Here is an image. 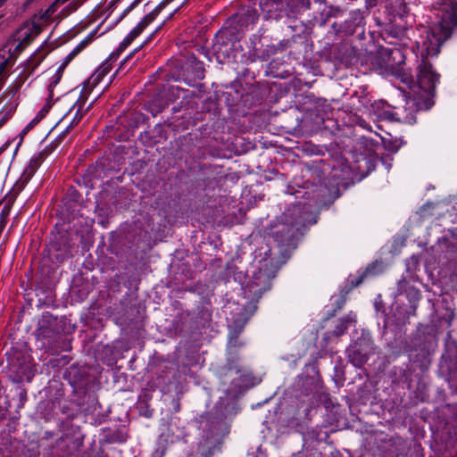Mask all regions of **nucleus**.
<instances>
[{
	"instance_id": "f257e3e1",
	"label": "nucleus",
	"mask_w": 457,
	"mask_h": 457,
	"mask_svg": "<svg viewBox=\"0 0 457 457\" xmlns=\"http://www.w3.org/2000/svg\"><path fill=\"white\" fill-rule=\"evenodd\" d=\"M292 0H260L259 12L262 16V24L257 34L263 48L258 58L267 61L278 51H283L291 46V43L299 35H293L291 38H285L287 33L294 31L293 26L288 23L290 15L288 8Z\"/></svg>"
},
{
	"instance_id": "f03ea898",
	"label": "nucleus",
	"mask_w": 457,
	"mask_h": 457,
	"mask_svg": "<svg viewBox=\"0 0 457 457\" xmlns=\"http://www.w3.org/2000/svg\"><path fill=\"white\" fill-rule=\"evenodd\" d=\"M441 17V14L439 15ZM441 23V18L439 21L429 28L427 31L426 38L422 43L421 50V61L418 66L417 72V84L419 91L413 96L412 98H409L416 107H419L420 112L429 111L435 104L436 96V87L439 83L440 74L437 73L432 64L428 62V58L436 56L440 53L441 46L451 37L452 35L446 38H439L438 46H433L430 43H434L432 40V35L434 34V29ZM453 34V32L451 33Z\"/></svg>"
},
{
	"instance_id": "7ed1b4c3",
	"label": "nucleus",
	"mask_w": 457,
	"mask_h": 457,
	"mask_svg": "<svg viewBox=\"0 0 457 457\" xmlns=\"http://www.w3.org/2000/svg\"><path fill=\"white\" fill-rule=\"evenodd\" d=\"M72 388L73 402L60 403V410L67 420H74L79 412L86 415L94 413L99 406L95 393L94 378L85 367L71 365L62 375Z\"/></svg>"
},
{
	"instance_id": "20e7f679",
	"label": "nucleus",
	"mask_w": 457,
	"mask_h": 457,
	"mask_svg": "<svg viewBox=\"0 0 457 457\" xmlns=\"http://www.w3.org/2000/svg\"><path fill=\"white\" fill-rule=\"evenodd\" d=\"M376 116L384 120L413 125L417 123V115L420 112L410 99L405 101L402 107H395L385 101H376L371 104Z\"/></svg>"
},
{
	"instance_id": "39448f33",
	"label": "nucleus",
	"mask_w": 457,
	"mask_h": 457,
	"mask_svg": "<svg viewBox=\"0 0 457 457\" xmlns=\"http://www.w3.org/2000/svg\"><path fill=\"white\" fill-rule=\"evenodd\" d=\"M308 227L298 219L285 218L271 228L270 235L278 246L285 250L295 249L300 238L305 234Z\"/></svg>"
},
{
	"instance_id": "423d86ee",
	"label": "nucleus",
	"mask_w": 457,
	"mask_h": 457,
	"mask_svg": "<svg viewBox=\"0 0 457 457\" xmlns=\"http://www.w3.org/2000/svg\"><path fill=\"white\" fill-rule=\"evenodd\" d=\"M7 367L12 380L17 383H29L35 376V369L29 355L22 349L12 347L5 353Z\"/></svg>"
},
{
	"instance_id": "0eeeda50",
	"label": "nucleus",
	"mask_w": 457,
	"mask_h": 457,
	"mask_svg": "<svg viewBox=\"0 0 457 457\" xmlns=\"http://www.w3.org/2000/svg\"><path fill=\"white\" fill-rule=\"evenodd\" d=\"M300 9L306 12L307 21L312 25L324 26L330 18L338 17L343 11L338 6H327L325 0H301Z\"/></svg>"
},
{
	"instance_id": "6e6552de",
	"label": "nucleus",
	"mask_w": 457,
	"mask_h": 457,
	"mask_svg": "<svg viewBox=\"0 0 457 457\" xmlns=\"http://www.w3.org/2000/svg\"><path fill=\"white\" fill-rule=\"evenodd\" d=\"M242 39L240 33L229 24L221 28L214 36L212 50L220 63L229 59L235 44Z\"/></svg>"
},
{
	"instance_id": "1a4fd4ad",
	"label": "nucleus",
	"mask_w": 457,
	"mask_h": 457,
	"mask_svg": "<svg viewBox=\"0 0 457 457\" xmlns=\"http://www.w3.org/2000/svg\"><path fill=\"white\" fill-rule=\"evenodd\" d=\"M437 4L440 5L441 23L434 29V43H431L436 47L438 46V39L435 37L446 38L457 28V0H439Z\"/></svg>"
},
{
	"instance_id": "9d476101",
	"label": "nucleus",
	"mask_w": 457,
	"mask_h": 457,
	"mask_svg": "<svg viewBox=\"0 0 457 457\" xmlns=\"http://www.w3.org/2000/svg\"><path fill=\"white\" fill-rule=\"evenodd\" d=\"M259 19L260 12L255 4H243L228 19L227 24H229L237 30L243 37L247 30L253 29L255 27Z\"/></svg>"
},
{
	"instance_id": "9b49d317",
	"label": "nucleus",
	"mask_w": 457,
	"mask_h": 457,
	"mask_svg": "<svg viewBox=\"0 0 457 457\" xmlns=\"http://www.w3.org/2000/svg\"><path fill=\"white\" fill-rule=\"evenodd\" d=\"M346 351L349 361L353 366L361 368L367 362L370 355L375 353V345L371 335L363 332Z\"/></svg>"
},
{
	"instance_id": "f8f14e48",
	"label": "nucleus",
	"mask_w": 457,
	"mask_h": 457,
	"mask_svg": "<svg viewBox=\"0 0 457 457\" xmlns=\"http://www.w3.org/2000/svg\"><path fill=\"white\" fill-rule=\"evenodd\" d=\"M275 277L276 271L270 269L267 264L263 265L253 273L252 279L246 285L245 293L253 301L258 302L263 293L271 288Z\"/></svg>"
},
{
	"instance_id": "ddd939ff",
	"label": "nucleus",
	"mask_w": 457,
	"mask_h": 457,
	"mask_svg": "<svg viewBox=\"0 0 457 457\" xmlns=\"http://www.w3.org/2000/svg\"><path fill=\"white\" fill-rule=\"evenodd\" d=\"M71 252V245L67 232L52 233V237L45 253L51 262L54 264L62 263Z\"/></svg>"
},
{
	"instance_id": "4468645a",
	"label": "nucleus",
	"mask_w": 457,
	"mask_h": 457,
	"mask_svg": "<svg viewBox=\"0 0 457 457\" xmlns=\"http://www.w3.org/2000/svg\"><path fill=\"white\" fill-rule=\"evenodd\" d=\"M368 7L365 10H353L350 12L349 18L341 25L340 29L345 36L354 37L358 40L364 39L365 34V14L368 13Z\"/></svg>"
},
{
	"instance_id": "2eb2a0df",
	"label": "nucleus",
	"mask_w": 457,
	"mask_h": 457,
	"mask_svg": "<svg viewBox=\"0 0 457 457\" xmlns=\"http://www.w3.org/2000/svg\"><path fill=\"white\" fill-rule=\"evenodd\" d=\"M234 372L239 378L246 377L250 374L248 369L242 363V357L236 349L227 350L226 362L220 370V376L226 379L230 373Z\"/></svg>"
},
{
	"instance_id": "dca6fc26",
	"label": "nucleus",
	"mask_w": 457,
	"mask_h": 457,
	"mask_svg": "<svg viewBox=\"0 0 457 457\" xmlns=\"http://www.w3.org/2000/svg\"><path fill=\"white\" fill-rule=\"evenodd\" d=\"M240 87L241 84L238 81H233L230 84V89L233 90L234 93L227 92L224 94L225 102L231 110L237 111L239 107H250L255 104V102L253 101V97L251 94H244L240 90Z\"/></svg>"
},
{
	"instance_id": "f3484780",
	"label": "nucleus",
	"mask_w": 457,
	"mask_h": 457,
	"mask_svg": "<svg viewBox=\"0 0 457 457\" xmlns=\"http://www.w3.org/2000/svg\"><path fill=\"white\" fill-rule=\"evenodd\" d=\"M173 1L174 0H162L155 8L144 16L137 26L130 31L129 38H128L126 42L130 38H137L145 30V29L157 18L162 11Z\"/></svg>"
},
{
	"instance_id": "a211bd4d",
	"label": "nucleus",
	"mask_w": 457,
	"mask_h": 457,
	"mask_svg": "<svg viewBox=\"0 0 457 457\" xmlns=\"http://www.w3.org/2000/svg\"><path fill=\"white\" fill-rule=\"evenodd\" d=\"M87 102V97L84 98L79 96L78 100L73 104V105L69 109V111L62 116V118L59 120L57 124L66 120L73 112L74 114L72 119L70 120L69 124L65 127L64 129H67L70 134L73 128H75L79 121L82 120L86 112L91 107L92 103L88 105V107L84 111V106Z\"/></svg>"
},
{
	"instance_id": "6ab92c4d",
	"label": "nucleus",
	"mask_w": 457,
	"mask_h": 457,
	"mask_svg": "<svg viewBox=\"0 0 457 457\" xmlns=\"http://www.w3.org/2000/svg\"><path fill=\"white\" fill-rule=\"evenodd\" d=\"M224 175L221 169L218 166H205L203 169V177L199 179L198 185L203 187L204 190L214 189L219 186Z\"/></svg>"
},
{
	"instance_id": "aec40b11",
	"label": "nucleus",
	"mask_w": 457,
	"mask_h": 457,
	"mask_svg": "<svg viewBox=\"0 0 457 457\" xmlns=\"http://www.w3.org/2000/svg\"><path fill=\"white\" fill-rule=\"evenodd\" d=\"M357 51L356 47L347 42H344L337 47L335 56L342 64L351 66L358 62Z\"/></svg>"
},
{
	"instance_id": "412c9836",
	"label": "nucleus",
	"mask_w": 457,
	"mask_h": 457,
	"mask_svg": "<svg viewBox=\"0 0 457 457\" xmlns=\"http://www.w3.org/2000/svg\"><path fill=\"white\" fill-rule=\"evenodd\" d=\"M35 295L37 297V307L54 306L55 293L51 286L45 285L43 283L37 284L35 287Z\"/></svg>"
},
{
	"instance_id": "4be33fe9",
	"label": "nucleus",
	"mask_w": 457,
	"mask_h": 457,
	"mask_svg": "<svg viewBox=\"0 0 457 457\" xmlns=\"http://www.w3.org/2000/svg\"><path fill=\"white\" fill-rule=\"evenodd\" d=\"M266 73L273 78L287 79L292 74V71L289 64L279 58H276L268 63Z\"/></svg>"
},
{
	"instance_id": "5701e85b",
	"label": "nucleus",
	"mask_w": 457,
	"mask_h": 457,
	"mask_svg": "<svg viewBox=\"0 0 457 457\" xmlns=\"http://www.w3.org/2000/svg\"><path fill=\"white\" fill-rule=\"evenodd\" d=\"M130 32L123 38V40L120 43L119 46L115 51L110 54L108 58L100 65L98 70L107 75L112 70V62H115L119 56L125 51V49L136 39L130 38L129 41L126 40L129 38Z\"/></svg>"
},
{
	"instance_id": "b1692460",
	"label": "nucleus",
	"mask_w": 457,
	"mask_h": 457,
	"mask_svg": "<svg viewBox=\"0 0 457 457\" xmlns=\"http://www.w3.org/2000/svg\"><path fill=\"white\" fill-rule=\"evenodd\" d=\"M382 272V262L375 261L368 264L364 270L356 277L350 280L351 288L360 286L366 278L369 276H377Z\"/></svg>"
},
{
	"instance_id": "393cba45",
	"label": "nucleus",
	"mask_w": 457,
	"mask_h": 457,
	"mask_svg": "<svg viewBox=\"0 0 457 457\" xmlns=\"http://www.w3.org/2000/svg\"><path fill=\"white\" fill-rule=\"evenodd\" d=\"M151 395L148 396L146 391L141 393L137 402V408L139 411L140 416L150 419L153 417L154 413V410L150 407L149 401L151 400Z\"/></svg>"
},
{
	"instance_id": "a878e982",
	"label": "nucleus",
	"mask_w": 457,
	"mask_h": 457,
	"mask_svg": "<svg viewBox=\"0 0 457 457\" xmlns=\"http://www.w3.org/2000/svg\"><path fill=\"white\" fill-rule=\"evenodd\" d=\"M37 169L34 164L29 163L26 169L23 170L20 179L17 181L15 187L19 192H21L27 184L30 181L32 177L35 175Z\"/></svg>"
},
{
	"instance_id": "bb28decb",
	"label": "nucleus",
	"mask_w": 457,
	"mask_h": 457,
	"mask_svg": "<svg viewBox=\"0 0 457 457\" xmlns=\"http://www.w3.org/2000/svg\"><path fill=\"white\" fill-rule=\"evenodd\" d=\"M103 440L107 444H123L126 442V436L119 429L107 428L104 430Z\"/></svg>"
},
{
	"instance_id": "cd10ccee",
	"label": "nucleus",
	"mask_w": 457,
	"mask_h": 457,
	"mask_svg": "<svg viewBox=\"0 0 457 457\" xmlns=\"http://www.w3.org/2000/svg\"><path fill=\"white\" fill-rule=\"evenodd\" d=\"M46 54L47 53L45 51L44 47H39L28 60L27 69L30 70V72H33L36 68L43 62Z\"/></svg>"
},
{
	"instance_id": "c85d7f7f",
	"label": "nucleus",
	"mask_w": 457,
	"mask_h": 457,
	"mask_svg": "<svg viewBox=\"0 0 457 457\" xmlns=\"http://www.w3.org/2000/svg\"><path fill=\"white\" fill-rule=\"evenodd\" d=\"M170 435L162 433L156 441V446L154 452V457H163L169 446Z\"/></svg>"
},
{
	"instance_id": "c756f323",
	"label": "nucleus",
	"mask_w": 457,
	"mask_h": 457,
	"mask_svg": "<svg viewBox=\"0 0 457 457\" xmlns=\"http://www.w3.org/2000/svg\"><path fill=\"white\" fill-rule=\"evenodd\" d=\"M188 69H190L195 79L201 80L204 78L205 70L204 62L195 57H193L192 60L189 61Z\"/></svg>"
},
{
	"instance_id": "7c9ffc66",
	"label": "nucleus",
	"mask_w": 457,
	"mask_h": 457,
	"mask_svg": "<svg viewBox=\"0 0 457 457\" xmlns=\"http://www.w3.org/2000/svg\"><path fill=\"white\" fill-rule=\"evenodd\" d=\"M353 321H354V320L351 315L340 319L334 328L333 335L336 337L344 335Z\"/></svg>"
},
{
	"instance_id": "2f4dec72",
	"label": "nucleus",
	"mask_w": 457,
	"mask_h": 457,
	"mask_svg": "<svg viewBox=\"0 0 457 457\" xmlns=\"http://www.w3.org/2000/svg\"><path fill=\"white\" fill-rule=\"evenodd\" d=\"M101 80L102 79H100L98 76L94 73L87 80L83 83L79 96L83 98L86 96L87 98V96L90 94L93 88L101 82Z\"/></svg>"
},
{
	"instance_id": "473e14b6",
	"label": "nucleus",
	"mask_w": 457,
	"mask_h": 457,
	"mask_svg": "<svg viewBox=\"0 0 457 457\" xmlns=\"http://www.w3.org/2000/svg\"><path fill=\"white\" fill-rule=\"evenodd\" d=\"M54 320V317L51 313L46 312L42 315V319L38 321L37 330L39 334L46 337L50 333L49 325Z\"/></svg>"
},
{
	"instance_id": "72a5a7b5",
	"label": "nucleus",
	"mask_w": 457,
	"mask_h": 457,
	"mask_svg": "<svg viewBox=\"0 0 457 457\" xmlns=\"http://www.w3.org/2000/svg\"><path fill=\"white\" fill-rule=\"evenodd\" d=\"M69 135L67 129H63L50 144L45 146L44 150L49 155L54 153L57 147L63 142Z\"/></svg>"
},
{
	"instance_id": "f704fd0d",
	"label": "nucleus",
	"mask_w": 457,
	"mask_h": 457,
	"mask_svg": "<svg viewBox=\"0 0 457 457\" xmlns=\"http://www.w3.org/2000/svg\"><path fill=\"white\" fill-rule=\"evenodd\" d=\"M378 154L374 156L370 157H363L361 161L360 162L361 164H360L359 169L364 167L367 169V172L365 174L368 175L371 171H373L376 169V165L378 163Z\"/></svg>"
},
{
	"instance_id": "c9c22d12",
	"label": "nucleus",
	"mask_w": 457,
	"mask_h": 457,
	"mask_svg": "<svg viewBox=\"0 0 457 457\" xmlns=\"http://www.w3.org/2000/svg\"><path fill=\"white\" fill-rule=\"evenodd\" d=\"M16 111V105L12 104H4L0 111V120L4 124L9 120Z\"/></svg>"
},
{
	"instance_id": "e433bc0d",
	"label": "nucleus",
	"mask_w": 457,
	"mask_h": 457,
	"mask_svg": "<svg viewBox=\"0 0 457 457\" xmlns=\"http://www.w3.org/2000/svg\"><path fill=\"white\" fill-rule=\"evenodd\" d=\"M383 54L386 58V62L385 63V67L387 69L389 67H393L394 64L390 62L391 59L395 60L396 57H403L402 52L400 49H385L383 51Z\"/></svg>"
},
{
	"instance_id": "4c0bfd02",
	"label": "nucleus",
	"mask_w": 457,
	"mask_h": 457,
	"mask_svg": "<svg viewBox=\"0 0 457 457\" xmlns=\"http://www.w3.org/2000/svg\"><path fill=\"white\" fill-rule=\"evenodd\" d=\"M66 199L68 202L78 204L82 201L81 194L73 186L70 187L66 193Z\"/></svg>"
},
{
	"instance_id": "58836bf2",
	"label": "nucleus",
	"mask_w": 457,
	"mask_h": 457,
	"mask_svg": "<svg viewBox=\"0 0 457 457\" xmlns=\"http://www.w3.org/2000/svg\"><path fill=\"white\" fill-rule=\"evenodd\" d=\"M47 156H49V154L46 153V151L43 149L39 151L37 154L32 156V158L29 161V163L34 164V166L37 169H38Z\"/></svg>"
},
{
	"instance_id": "ea45409f",
	"label": "nucleus",
	"mask_w": 457,
	"mask_h": 457,
	"mask_svg": "<svg viewBox=\"0 0 457 457\" xmlns=\"http://www.w3.org/2000/svg\"><path fill=\"white\" fill-rule=\"evenodd\" d=\"M242 79L245 85L252 86L255 82L256 74L253 71L246 68L242 71Z\"/></svg>"
},
{
	"instance_id": "a19ab883",
	"label": "nucleus",
	"mask_w": 457,
	"mask_h": 457,
	"mask_svg": "<svg viewBox=\"0 0 457 457\" xmlns=\"http://www.w3.org/2000/svg\"><path fill=\"white\" fill-rule=\"evenodd\" d=\"M96 33H97V29H94L84 39H82L76 46L80 51H82L95 39Z\"/></svg>"
},
{
	"instance_id": "79ce46f5",
	"label": "nucleus",
	"mask_w": 457,
	"mask_h": 457,
	"mask_svg": "<svg viewBox=\"0 0 457 457\" xmlns=\"http://www.w3.org/2000/svg\"><path fill=\"white\" fill-rule=\"evenodd\" d=\"M64 70H60V66L58 67L57 71H55V74L54 75L49 86L48 90L50 92V96H53V88L57 86V84L60 82L62 73Z\"/></svg>"
},
{
	"instance_id": "37998d69",
	"label": "nucleus",
	"mask_w": 457,
	"mask_h": 457,
	"mask_svg": "<svg viewBox=\"0 0 457 457\" xmlns=\"http://www.w3.org/2000/svg\"><path fill=\"white\" fill-rule=\"evenodd\" d=\"M377 161L383 164L386 170H389L392 167L393 158L389 154H382L380 156L378 155Z\"/></svg>"
},
{
	"instance_id": "c03bdc74",
	"label": "nucleus",
	"mask_w": 457,
	"mask_h": 457,
	"mask_svg": "<svg viewBox=\"0 0 457 457\" xmlns=\"http://www.w3.org/2000/svg\"><path fill=\"white\" fill-rule=\"evenodd\" d=\"M38 115L34 118L26 127L21 131L19 137H20V142L18 144V146L21 144L24 137L29 133V131L38 122Z\"/></svg>"
},
{
	"instance_id": "a18cd8bd",
	"label": "nucleus",
	"mask_w": 457,
	"mask_h": 457,
	"mask_svg": "<svg viewBox=\"0 0 457 457\" xmlns=\"http://www.w3.org/2000/svg\"><path fill=\"white\" fill-rule=\"evenodd\" d=\"M244 345L245 344L239 341L237 336L234 337H230L227 350L236 349L238 352V349L242 348Z\"/></svg>"
},
{
	"instance_id": "49530a36",
	"label": "nucleus",
	"mask_w": 457,
	"mask_h": 457,
	"mask_svg": "<svg viewBox=\"0 0 457 457\" xmlns=\"http://www.w3.org/2000/svg\"><path fill=\"white\" fill-rule=\"evenodd\" d=\"M143 0H134L120 14L116 23L122 21L132 10H134Z\"/></svg>"
},
{
	"instance_id": "de8ad7c7",
	"label": "nucleus",
	"mask_w": 457,
	"mask_h": 457,
	"mask_svg": "<svg viewBox=\"0 0 457 457\" xmlns=\"http://www.w3.org/2000/svg\"><path fill=\"white\" fill-rule=\"evenodd\" d=\"M345 303V300L344 298H339L335 303V308L331 312H328L327 318H332L336 315V312L339 310H341Z\"/></svg>"
},
{
	"instance_id": "09e8293b",
	"label": "nucleus",
	"mask_w": 457,
	"mask_h": 457,
	"mask_svg": "<svg viewBox=\"0 0 457 457\" xmlns=\"http://www.w3.org/2000/svg\"><path fill=\"white\" fill-rule=\"evenodd\" d=\"M33 41V36L30 32H26L23 38L21 40L19 45L17 46V48H25L29 45L31 44Z\"/></svg>"
},
{
	"instance_id": "8fccbe9b",
	"label": "nucleus",
	"mask_w": 457,
	"mask_h": 457,
	"mask_svg": "<svg viewBox=\"0 0 457 457\" xmlns=\"http://www.w3.org/2000/svg\"><path fill=\"white\" fill-rule=\"evenodd\" d=\"M212 419H213V416L211 413H206L205 415L200 416V420H199L200 427H202L203 429L205 430L209 422H211L212 424L213 423V421L212 420Z\"/></svg>"
},
{
	"instance_id": "3c124183",
	"label": "nucleus",
	"mask_w": 457,
	"mask_h": 457,
	"mask_svg": "<svg viewBox=\"0 0 457 457\" xmlns=\"http://www.w3.org/2000/svg\"><path fill=\"white\" fill-rule=\"evenodd\" d=\"M384 145H385V149L387 150L391 154L397 153L400 148V145L398 144L397 141H395V142L389 141L388 143H384Z\"/></svg>"
},
{
	"instance_id": "603ef678",
	"label": "nucleus",
	"mask_w": 457,
	"mask_h": 457,
	"mask_svg": "<svg viewBox=\"0 0 457 457\" xmlns=\"http://www.w3.org/2000/svg\"><path fill=\"white\" fill-rule=\"evenodd\" d=\"M294 113L295 114V123L290 124L287 126L288 129H294V130H300L302 129V118L299 117L298 112L296 111H294Z\"/></svg>"
},
{
	"instance_id": "864d4df0",
	"label": "nucleus",
	"mask_w": 457,
	"mask_h": 457,
	"mask_svg": "<svg viewBox=\"0 0 457 457\" xmlns=\"http://www.w3.org/2000/svg\"><path fill=\"white\" fill-rule=\"evenodd\" d=\"M408 290H409V295H411L412 297L416 300H419L420 298V290L416 289L414 287L412 286H409L408 287Z\"/></svg>"
},
{
	"instance_id": "5fc2aeb1",
	"label": "nucleus",
	"mask_w": 457,
	"mask_h": 457,
	"mask_svg": "<svg viewBox=\"0 0 457 457\" xmlns=\"http://www.w3.org/2000/svg\"><path fill=\"white\" fill-rule=\"evenodd\" d=\"M234 280L238 281V283L243 286L245 280V275L242 271L234 273Z\"/></svg>"
},
{
	"instance_id": "6e6d98bb",
	"label": "nucleus",
	"mask_w": 457,
	"mask_h": 457,
	"mask_svg": "<svg viewBox=\"0 0 457 457\" xmlns=\"http://www.w3.org/2000/svg\"><path fill=\"white\" fill-rule=\"evenodd\" d=\"M56 436V433L54 431L51 430H45L42 435V440H51Z\"/></svg>"
},
{
	"instance_id": "4d7b16f0",
	"label": "nucleus",
	"mask_w": 457,
	"mask_h": 457,
	"mask_svg": "<svg viewBox=\"0 0 457 457\" xmlns=\"http://www.w3.org/2000/svg\"><path fill=\"white\" fill-rule=\"evenodd\" d=\"M74 58L69 53L64 58L62 63L60 65V70H64L66 66L73 60Z\"/></svg>"
},
{
	"instance_id": "13d9d810",
	"label": "nucleus",
	"mask_w": 457,
	"mask_h": 457,
	"mask_svg": "<svg viewBox=\"0 0 457 457\" xmlns=\"http://www.w3.org/2000/svg\"><path fill=\"white\" fill-rule=\"evenodd\" d=\"M9 214V208L5 205L1 211L0 213V220H4L6 222V217Z\"/></svg>"
},
{
	"instance_id": "bf43d9fd",
	"label": "nucleus",
	"mask_w": 457,
	"mask_h": 457,
	"mask_svg": "<svg viewBox=\"0 0 457 457\" xmlns=\"http://www.w3.org/2000/svg\"><path fill=\"white\" fill-rule=\"evenodd\" d=\"M173 410L175 412H179L180 411V403L179 400H173Z\"/></svg>"
},
{
	"instance_id": "052dcab7",
	"label": "nucleus",
	"mask_w": 457,
	"mask_h": 457,
	"mask_svg": "<svg viewBox=\"0 0 457 457\" xmlns=\"http://www.w3.org/2000/svg\"><path fill=\"white\" fill-rule=\"evenodd\" d=\"M81 51L77 47L75 46L71 52V55L75 58Z\"/></svg>"
},
{
	"instance_id": "680f3d73",
	"label": "nucleus",
	"mask_w": 457,
	"mask_h": 457,
	"mask_svg": "<svg viewBox=\"0 0 457 457\" xmlns=\"http://www.w3.org/2000/svg\"><path fill=\"white\" fill-rule=\"evenodd\" d=\"M95 74L98 76L100 79H103L106 75L100 71L98 69L95 71Z\"/></svg>"
},
{
	"instance_id": "e2e57ef3",
	"label": "nucleus",
	"mask_w": 457,
	"mask_h": 457,
	"mask_svg": "<svg viewBox=\"0 0 457 457\" xmlns=\"http://www.w3.org/2000/svg\"><path fill=\"white\" fill-rule=\"evenodd\" d=\"M132 56L130 54L126 56V58L121 62V65H123L128 60H129Z\"/></svg>"
},
{
	"instance_id": "0e129e2a",
	"label": "nucleus",
	"mask_w": 457,
	"mask_h": 457,
	"mask_svg": "<svg viewBox=\"0 0 457 457\" xmlns=\"http://www.w3.org/2000/svg\"><path fill=\"white\" fill-rule=\"evenodd\" d=\"M138 49H139V47H138V48H136L134 51H132V52L130 53V55H131V56H133V55L135 54V53L138 51Z\"/></svg>"
},
{
	"instance_id": "69168bd1",
	"label": "nucleus",
	"mask_w": 457,
	"mask_h": 457,
	"mask_svg": "<svg viewBox=\"0 0 457 457\" xmlns=\"http://www.w3.org/2000/svg\"><path fill=\"white\" fill-rule=\"evenodd\" d=\"M161 112V110H157L155 112H154V111H153V110H151V112L153 113V115H154V116H156V114H157L158 112Z\"/></svg>"
},
{
	"instance_id": "338daca9",
	"label": "nucleus",
	"mask_w": 457,
	"mask_h": 457,
	"mask_svg": "<svg viewBox=\"0 0 457 457\" xmlns=\"http://www.w3.org/2000/svg\"><path fill=\"white\" fill-rule=\"evenodd\" d=\"M98 457H108V455H107V454L103 453V454L99 455Z\"/></svg>"
},
{
	"instance_id": "774afa93",
	"label": "nucleus",
	"mask_w": 457,
	"mask_h": 457,
	"mask_svg": "<svg viewBox=\"0 0 457 457\" xmlns=\"http://www.w3.org/2000/svg\"><path fill=\"white\" fill-rule=\"evenodd\" d=\"M201 457H210L208 454H202Z\"/></svg>"
}]
</instances>
